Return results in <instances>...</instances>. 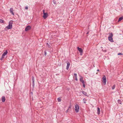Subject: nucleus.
<instances>
[{"label": "nucleus", "instance_id": "1", "mask_svg": "<svg viewBox=\"0 0 123 123\" xmlns=\"http://www.w3.org/2000/svg\"><path fill=\"white\" fill-rule=\"evenodd\" d=\"M13 21H10L8 25L6 26V29L7 28V29H11L12 27V24Z\"/></svg>", "mask_w": 123, "mask_h": 123}, {"label": "nucleus", "instance_id": "2", "mask_svg": "<svg viewBox=\"0 0 123 123\" xmlns=\"http://www.w3.org/2000/svg\"><path fill=\"white\" fill-rule=\"evenodd\" d=\"M75 112L77 113L79 111V106L77 104H76L75 106Z\"/></svg>", "mask_w": 123, "mask_h": 123}, {"label": "nucleus", "instance_id": "3", "mask_svg": "<svg viewBox=\"0 0 123 123\" xmlns=\"http://www.w3.org/2000/svg\"><path fill=\"white\" fill-rule=\"evenodd\" d=\"M80 82H82L83 84V86L84 87H85V84L84 81L83 80V77L81 76H80Z\"/></svg>", "mask_w": 123, "mask_h": 123}, {"label": "nucleus", "instance_id": "4", "mask_svg": "<svg viewBox=\"0 0 123 123\" xmlns=\"http://www.w3.org/2000/svg\"><path fill=\"white\" fill-rule=\"evenodd\" d=\"M43 18L44 19H46L48 16V14L47 13H45L44 12L45 11L44 10H43Z\"/></svg>", "mask_w": 123, "mask_h": 123}, {"label": "nucleus", "instance_id": "5", "mask_svg": "<svg viewBox=\"0 0 123 123\" xmlns=\"http://www.w3.org/2000/svg\"><path fill=\"white\" fill-rule=\"evenodd\" d=\"M102 79L103 80V82L104 85H105L106 84V80L105 76L104 75Z\"/></svg>", "mask_w": 123, "mask_h": 123}, {"label": "nucleus", "instance_id": "6", "mask_svg": "<svg viewBox=\"0 0 123 123\" xmlns=\"http://www.w3.org/2000/svg\"><path fill=\"white\" fill-rule=\"evenodd\" d=\"M31 29V27L30 26H28L26 27L25 29V31H27L30 30Z\"/></svg>", "mask_w": 123, "mask_h": 123}, {"label": "nucleus", "instance_id": "7", "mask_svg": "<svg viewBox=\"0 0 123 123\" xmlns=\"http://www.w3.org/2000/svg\"><path fill=\"white\" fill-rule=\"evenodd\" d=\"M108 38L109 40L111 42H112L113 41L112 37H108Z\"/></svg>", "mask_w": 123, "mask_h": 123}, {"label": "nucleus", "instance_id": "8", "mask_svg": "<svg viewBox=\"0 0 123 123\" xmlns=\"http://www.w3.org/2000/svg\"><path fill=\"white\" fill-rule=\"evenodd\" d=\"M8 53V52L7 50H6L5 52H4L3 54L2 55V56H4V57Z\"/></svg>", "mask_w": 123, "mask_h": 123}, {"label": "nucleus", "instance_id": "9", "mask_svg": "<svg viewBox=\"0 0 123 123\" xmlns=\"http://www.w3.org/2000/svg\"><path fill=\"white\" fill-rule=\"evenodd\" d=\"M10 13H11L12 15H14V14L13 12V10L12 8H11L10 9Z\"/></svg>", "mask_w": 123, "mask_h": 123}, {"label": "nucleus", "instance_id": "10", "mask_svg": "<svg viewBox=\"0 0 123 123\" xmlns=\"http://www.w3.org/2000/svg\"><path fill=\"white\" fill-rule=\"evenodd\" d=\"M77 49L79 51L80 53H82L83 52L81 48H79L78 47H77Z\"/></svg>", "mask_w": 123, "mask_h": 123}, {"label": "nucleus", "instance_id": "11", "mask_svg": "<svg viewBox=\"0 0 123 123\" xmlns=\"http://www.w3.org/2000/svg\"><path fill=\"white\" fill-rule=\"evenodd\" d=\"M70 65V64L69 62H68L67 63L66 67V69L67 70H68L69 69Z\"/></svg>", "mask_w": 123, "mask_h": 123}, {"label": "nucleus", "instance_id": "12", "mask_svg": "<svg viewBox=\"0 0 123 123\" xmlns=\"http://www.w3.org/2000/svg\"><path fill=\"white\" fill-rule=\"evenodd\" d=\"M6 100L4 96H3L2 97L1 100L3 102H4Z\"/></svg>", "mask_w": 123, "mask_h": 123}, {"label": "nucleus", "instance_id": "13", "mask_svg": "<svg viewBox=\"0 0 123 123\" xmlns=\"http://www.w3.org/2000/svg\"><path fill=\"white\" fill-rule=\"evenodd\" d=\"M74 76L75 77V80L76 81H77L78 80V79L77 78V74H74Z\"/></svg>", "mask_w": 123, "mask_h": 123}, {"label": "nucleus", "instance_id": "14", "mask_svg": "<svg viewBox=\"0 0 123 123\" xmlns=\"http://www.w3.org/2000/svg\"><path fill=\"white\" fill-rule=\"evenodd\" d=\"M113 36V35L112 33H110L109 34V37H112Z\"/></svg>", "mask_w": 123, "mask_h": 123}, {"label": "nucleus", "instance_id": "15", "mask_svg": "<svg viewBox=\"0 0 123 123\" xmlns=\"http://www.w3.org/2000/svg\"><path fill=\"white\" fill-rule=\"evenodd\" d=\"M100 109L98 107V108L97 113H98V114L99 115L100 114Z\"/></svg>", "mask_w": 123, "mask_h": 123}, {"label": "nucleus", "instance_id": "16", "mask_svg": "<svg viewBox=\"0 0 123 123\" xmlns=\"http://www.w3.org/2000/svg\"><path fill=\"white\" fill-rule=\"evenodd\" d=\"M123 19V17H120L118 19V22H119L121 20Z\"/></svg>", "mask_w": 123, "mask_h": 123}, {"label": "nucleus", "instance_id": "17", "mask_svg": "<svg viewBox=\"0 0 123 123\" xmlns=\"http://www.w3.org/2000/svg\"><path fill=\"white\" fill-rule=\"evenodd\" d=\"M0 22L4 23V20L2 19H0Z\"/></svg>", "mask_w": 123, "mask_h": 123}, {"label": "nucleus", "instance_id": "18", "mask_svg": "<svg viewBox=\"0 0 123 123\" xmlns=\"http://www.w3.org/2000/svg\"><path fill=\"white\" fill-rule=\"evenodd\" d=\"M83 93L85 95H87V93L86 92H85L83 91Z\"/></svg>", "mask_w": 123, "mask_h": 123}, {"label": "nucleus", "instance_id": "19", "mask_svg": "<svg viewBox=\"0 0 123 123\" xmlns=\"http://www.w3.org/2000/svg\"><path fill=\"white\" fill-rule=\"evenodd\" d=\"M71 105H69V106L68 108V110L67 111V112H67L68 111V110H69V109H71Z\"/></svg>", "mask_w": 123, "mask_h": 123}, {"label": "nucleus", "instance_id": "20", "mask_svg": "<svg viewBox=\"0 0 123 123\" xmlns=\"http://www.w3.org/2000/svg\"><path fill=\"white\" fill-rule=\"evenodd\" d=\"M86 100L85 99H83V101L84 103H86Z\"/></svg>", "mask_w": 123, "mask_h": 123}, {"label": "nucleus", "instance_id": "21", "mask_svg": "<svg viewBox=\"0 0 123 123\" xmlns=\"http://www.w3.org/2000/svg\"><path fill=\"white\" fill-rule=\"evenodd\" d=\"M57 100L59 102L61 101V99L60 98H57Z\"/></svg>", "mask_w": 123, "mask_h": 123}, {"label": "nucleus", "instance_id": "22", "mask_svg": "<svg viewBox=\"0 0 123 123\" xmlns=\"http://www.w3.org/2000/svg\"><path fill=\"white\" fill-rule=\"evenodd\" d=\"M115 87V85H114L112 87V89H114Z\"/></svg>", "mask_w": 123, "mask_h": 123}, {"label": "nucleus", "instance_id": "23", "mask_svg": "<svg viewBox=\"0 0 123 123\" xmlns=\"http://www.w3.org/2000/svg\"><path fill=\"white\" fill-rule=\"evenodd\" d=\"M118 103H119L120 104H121V101L120 100H118Z\"/></svg>", "mask_w": 123, "mask_h": 123}, {"label": "nucleus", "instance_id": "24", "mask_svg": "<svg viewBox=\"0 0 123 123\" xmlns=\"http://www.w3.org/2000/svg\"><path fill=\"white\" fill-rule=\"evenodd\" d=\"M4 57V56H2V57L1 58H0V60H3V59Z\"/></svg>", "mask_w": 123, "mask_h": 123}, {"label": "nucleus", "instance_id": "25", "mask_svg": "<svg viewBox=\"0 0 123 123\" xmlns=\"http://www.w3.org/2000/svg\"><path fill=\"white\" fill-rule=\"evenodd\" d=\"M32 79L33 82H34V77H32Z\"/></svg>", "mask_w": 123, "mask_h": 123}, {"label": "nucleus", "instance_id": "26", "mask_svg": "<svg viewBox=\"0 0 123 123\" xmlns=\"http://www.w3.org/2000/svg\"><path fill=\"white\" fill-rule=\"evenodd\" d=\"M25 9L26 10H27L28 9V7L27 6H25Z\"/></svg>", "mask_w": 123, "mask_h": 123}, {"label": "nucleus", "instance_id": "27", "mask_svg": "<svg viewBox=\"0 0 123 123\" xmlns=\"http://www.w3.org/2000/svg\"><path fill=\"white\" fill-rule=\"evenodd\" d=\"M122 54H122L121 53H118V55H122Z\"/></svg>", "mask_w": 123, "mask_h": 123}, {"label": "nucleus", "instance_id": "28", "mask_svg": "<svg viewBox=\"0 0 123 123\" xmlns=\"http://www.w3.org/2000/svg\"><path fill=\"white\" fill-rule=\"evenodd\" d=\"M44 55H46L47 54H46V51H44Z\"/></svg>", "mask_w": 123, "mask_h": 123}, {"label": "nucleus", "instance_id": "29", "mask_svg": "<svg viewBox=\"0 0 123 123\" xmlns=\"http://www.w3.org/2000/svg\"><path fill=\"white\" fill-rule=\"evenodd\" d=\"M47 46L49 47V45L48 44V43H47Z\"/></svg>", "mask_w": 123, "mask_h": 123}, {"label": "nucleus", "instance_id": "30", "mask_svg": "<svg viewBox=\"0 0 123 123\" xmlns=\"http://www.w3.org/2000/svg\"><path fill=\"white\" fill-rule=\"evenodd\" d=\"M99 71V70L98 69V70H97V71Z\"/></svg>", "mask_w": 123, "mask_h": 123}, {"label": "nucleus", "instance_id": "31", "mask_svg": "<svg viewBox=\"0 0 123 123\" xmlns=\"http://www.w3.org/2000/svg\"><path fill=\"white\" fill-rule=\"evenodd\" d=\"M89 33V32H88L87 33V34H88Z\"/></svg>", "mask_w": 123, "mask_h": 123}, {"label": "nucleus", "instance_id": "32", "mask_svg": "<svg viewBox=\"0 0 123 123\" xmlns=\"http://www.w3.org/2000/svg\"><path fill=\"white\" fill-rule=\"evenodd\" d=\"M80 55H82V54H80Z\"/></svg>", "mask_w": 123, "mask_h": 123}]
</instances>
